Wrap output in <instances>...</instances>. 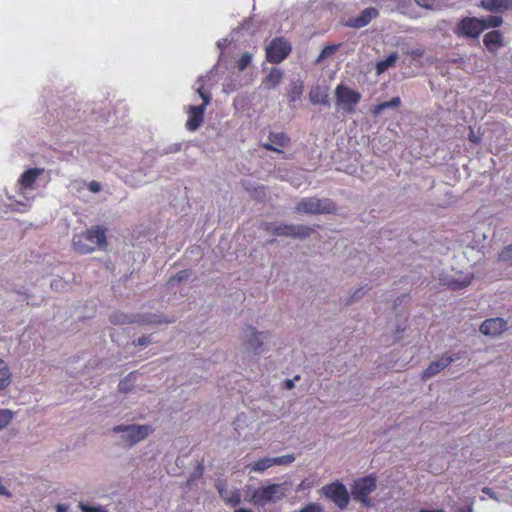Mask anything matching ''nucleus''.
Returning <instances> with one entry per match:
<instances>
[{
	"label": "nucleus",
	"instance_id": "nucleus-24",
	"mask_svg": "<svg viewBox=\"0 0 512 512\" xmlns=\"http://www.w3.org/2000/svg\"><path fill=\"white\" fill-rule=\"evenodd\" d=\"M502 41V34L496 30L488 32L483 38L485 46L492 52L503 45Z\"/></svg>",
	"mask_w": 512,
	"mask_h": 512
},
{
	"label": "nucleus",
	"instance_id": "nucleus-42",
	"mask_svg": "<svg viewBox=\"0 0 512 512\" xmlns=\"http://www.w3.org/2000/svg\"><path fill=\"white\" fill-rule=\"evenodd\" d=\"M417 5L426 9H433L435 6V0H415Z\"/></svg>",
	"mask_w": 512,
	"mask_h": 512
},
{
	"label": "nucleus",
	"instance_id": "nucleus-52",
	"mask_svg": "<svg viewBox=\"0 0 512 512\" xmlns=\"http://www.w3.org/2000/svg\"><path fill=\"white\" fill-rule=\"evenodd\" d=\"M419 512H445V511L443 509H435V510L421 509Z\"/></svg>",
	"mask_w": 512,
	"mask_h": 512
},
{
	"label": "nucleus",
	"instance_id": "nucleus-1",
	"mask_svg": "<svg viewBox=\"0 0 512 512\" xmlns=\"http://www.w3.org/2000/svg\"><path fill=\"white\" fill-rule=\"evenodd\" d=\"M106 246V231L100 226L75 234L72 239V247L79 254H89L96 250H103Z\"/></svg>",
	"mask_w": 512,
	"mask_h": 512
},
{
	"label": "nucleus",
	"instance_id": "nucleus-48",
	"mask_svg": "<svg viewBox=\"0 0 512 512\" xmlns=\"http://www.w3.org/2000/svg\"><path fill=\"white\" fill-rule=\"evenodd\" d=\"M0 373H10L9 367L2 359H0Z\"/></svg>",
	"mask_w": 512,
	"mask_h": 512
},
{
	"label": "nucleus",
	"instance_id": "nucleus-25",
	"mask_svg": "<svg viewBox=\"0 0 512 512\" xmlns=\"http://www.w3.org/2000/svg\"><path fill=\"white\" fill-rule=\"evenodd\" d=\"M271 467H273L271 457H263L256 461H253L247 465V468L249 469V471L255 472V473H264Z\"/></svg>",
	"mask_w": 512,
	"mask_h": 512
},
{
	"label": "nucleus",
	"instance_id": "nucleus-17",
	"mask_svg": "<svg viewBox=\"0 0 512 512\" xmlns=\"http://www.w3.org/2000/svg\"><path fill=\"white\" fill-rule=\"evenodd\" d=\"M379 12L374 7L365 8L357 17L349 19L347 25L352 28H362L368 25L373 19L377 18Z\"/></svg>",
	"mask_w": 512,
	"mask_h": 512
},
{
	"label": "nucleus",
	"instance_id": "nucleus-35",
	"mask_svg": "<svg viewBox=\"0 0 512 512\" xmlns=\"http://www.w3.org/2000/svg\"><path fill=\"white\" fill-rule=\"evenodd\" d=\"M498 260L512 264V244L505 247L499 254Z\"/></svg>",
	"mask_w": 512,
	"mask_h": 512
},
{
	"label": "nucleus",
	"instance_id": "nucleus-3",
	"mask_svg": "<svg viewBox=\"0 0 512 512\" xmlns=\"http://www.w3.org/2000/svg\"><path fill=\"white\" fill-rule=\"evenodd\" d=\"M269 339V333L257 330L254 326H246L240 334V340L244 349L255 356H260L265 351V344Z\"/></svg>",
	"mask_w": 512,
	"mask_h": 512
},
{
	"label": "nucleus",
	"instance_id": "nucleus-5",
	"mask_svg": "<svg viewBox=\"0 0 512 512\" xmlns=\"http://www.w3.org/2000/svg\"><path fill=\"white\" fill-rule=\"evenodd\" d=\"M287 484H269L257 488L251 497V502L255 506L263 507L268 503H274L282 500L287 493Z\"/></svg>",
	"mask_w": 512,
	"mask_h": 512
},
{
	"label": "nucleus",
	"instance_id": "nucleus-6",
	"mask_svg": "<svg viewBox=\"0 0 512 512\" xmlns=\"http://www.w3.org/2000/svg\"><path fill=\"white\" fill-rule=\"evenodd\" d=\"M197 92L203 100V103L201 105H190L188 107V119L185 126L189 131H196L202 125L206 107L209 105L211 99L210 94L204 91L203 84L197 87Z\"/></svg>",
	"mask_w": 512,
	"mask_h": 512
},
{
	"label": "nucleus",
	"instance_id": "nucleus-22",
	"mask_svg": "<svg viewBox=\"0 0 512 512\" xmlns=\"http://www.w3.org/2000/svg\"><path fill=\"white\" fill-rule=\"evenodd\" d=\"M309 100L312 104L329 105V95L327 89L321 86H314L309 91Z\"/></svg>",
	"mask_w": 512,
	"mask_h": 512
},
{
	"label": "nucleus",
	"instance_id": "nucleus-32",
	"mask_svg": "<svg viewBox=\"0 0 512 512\" xmlns=\"http://www.w3.org/2000/svg\"><path fill=\"white\" fill-rule=\"evenodd\" d=\"M339 46L340 45H338V44H332V45H328L325 48H323V50L319 54L318 58L316 59V63L317 64L321 63L325 59L331 57L338 50Z\"/></svg>",
	"mask_w": 512,
	"mask_h": 512
},
{
	"label": "nucleus",
	"instance_id": "nucleus-28",
	"mask_svg": "<svg viewBox=\"0 0 512 512\" xmlns=\"http://www.w3.org/2000/svg\"><path fill=\"white\" fill-rule=\"evenodd\" d=\"M314 228L306 225L293 224L292 238L306 239L314 233Z\"/></svg>",
	"mask_w": 512,
	"mask_h": 512
},
{
	"label": "nucleus",
	"instance_id": "nucleus-44",
	"mask_svg": "<svg viewBox=\"0 0 512 512\" xmlns=\"http://www.w3.org/2000/svg\"><path fill=\"white\" fill-rule=\"evenodd\" d=\"M88 189L93 193H98L101 190V184L97 181H91L88 184Z\"/></svg>",
	"mask_w": 512,
	"mask_h": 512
},
{
	"label": "nucleus",
	"instance_id": "nucleus-26",
	"mask_svg": "<svg viewBox=\"0 0 512 512\" xmlns=\"http://www.w3.org/2000/svg\"><path fill=\"white\" fill-rule=\"evenodd\" d=\"M398 60V54L393 52L391 53L386 59L377 62L376 64V73L378 75L384 73L386 70H388L390 67H393Z\"/></svg>",
	"mask_w": 512,
	"mask_h": 512
},
{
	"label": "nucleus",
	"instance_id": "nucleus-55",
	"mask_svg": "<svg viewBox=\"0 0 512 512\" xmlns=\"http://www.w3.org/2000/svg\"><path fill=\"white\" fill-rule=\"evenodd\" d=\"M234 512H252V511L249 510V509L241 508V509H238V510H236Z\"/></svg>",
	"mask_w": 512,
	"mask_h": 512
},
{
	"label": "nucleus",
	"instance_id": "nucleus-2",
	"mask_svg": "<svg viewBox=\"0 0 512 512\" xmlns=\"http://www.w3.org/2000/svg\"><path fill=\"white\" fill-rule=\"evenodd\" d=\"M112 433L118 435V444L130 449L149 437L154 429L150 424H120L112 428Z\"/></svg>",
	"mask_w": 512,
	"mask_h": 512
},
{
	"label": "nucleus",
	"instance_id": "nucleus-20",
	"mask_svg": "<svg viewBox=\"0 0 512 512\" xmlns=\"http://www.w3.org/2000/svg\"><path fill=\"white\" fill-rule=\"evenodd\" d=\"M283 78V72L279 68H272L266 76L262 79L261 87L265 90L276 88Z\"/></svg>",
	"mask_w": 512,
	"mask_h": 512
},
{
	"label": "nucleus",
	"instance_id": "nucleus-54",
	"mask_svg": "<svg viewBox=\"0 0 512 512\" xmlns=\"http://www.w3.org/2000/svg\"><path fill=\"white\" fill-rule=\"evenodd\" d=\"M286 386H287V388H288V389H292V388H293V386H294V384H293V382H292L291 380H288V381L286 382Z\"/></svg>",
	"mask_w": 512,
	"mask_h": 512
},
{
	"label": "nucleus",
	"instance_id": "nucleus-19",
	"mask_svg": "<svg viewBox=\"0 0 512 512\" xmlns=\"http://www.w3.org/2000/svg\"><path fill=\"white\" fill-rule=\"evenodd\" d=\"M44 168H33L25 171L18 180L19 190L23 193L32 189L36 179L42 175Z\"/></svg>",
	"mask_w": 512,
	"mask_h": 512
},
{
	"label": "nucleus",
	"instance_id": "nucleus-21",
	"mask_svg": "<svg viewBox=\"0 0 512 512\" xmlns=\"http://www.w3.org/2000/svg\"><path fill=\"white\" fill-rule=\"evenodd\" d=\"M481 7L491 12H502L512 8V0H481Z\"/></svg>",
	"mask_w": 512,
	"mask_h": 512
},
{
	"label": "nucleus",
	"instance_id": "nucleus-38",
	"mask_svg": "<svg viewBox=\"0 0 512 512\" xmlns=\"http://www.w3.org/2000/svg\"><path fill=\"white\" fill-rule=\"evenodd\" d=\"M322 505L316 502H310L296 512H323Z\"/></svg>",
	"mask_w": 512,
	"mask_h": 512
},
{
	"label": "nucleus",
	"instance_id": "nucleus-43",
	"mask_svg": "<svg viewBox=\"0 0 512 512\" xmlns=\"http://www.w3.org/2000/svg\"><path fill=\"white\" fill-rule=\"evenodd\" d=\"M408 53H409L413 58H415V59H419V58H421V57L424 55L425 51H424V49H423V48H420V47H419V48H415V49L410 50Z\"/></svg>",
	"mask_w": 512,
	"mask_h": 512
},
{
	"label": "nucleus",
	"instance_id": "nucleus-47",
	"mask_svg": "<svg viewBox=\"0 0 512 512\" xmlns=\"http://www.w3.org/2000/svg\"><path fill=\"white\" fill-rule=\"evenodd\" d=\"M84 185H85V183H84V182H82V181H79V180H74V181H72V182H71V184H70V186H71L73 189L77 190V191H79L80 189H82Z\"/></svg>",
	"mask_w": 512,
	"mask_h": 512
},
{
	"label": "nucleus",
	"instance_id": "nucleus-7",
	"mask_svg": "<svg viewBox=\"0 0 512 512\" xmlns=\"http://www.w3.org/2000/svg\"><path fill=\"white\" fill-rule=\"evenodd\" d=\"M335 98L338 109L352 114L361 100V94L344 84H339L335 89Z\"/></svg>",
	"mask_w": 512,
	"mask_h": 512
},
{
	"label": "nucleus",
	"instance_id": "nucleus-41",
	"mask_svg": "<svg viewBox=\"0 0 512 512\" xmlns=\"http://www.w3.org/2000/svg\"><path fill=\"white\" fill-rule=\"evenodd\" d=\"M11 372L0 373V391L6 389L11 384Z\"/></svg>",
	"mask_w": 512,
	"mask_h": 512
},
{
	"label": "nucleus",
	"instance_id": "nucleus-11",
	"mask_svg": "<svg viewBox=\"0 0 512 512\" xmlns=\"http://www.w3.org/2000/svg\"><path fill=\"white\" fill-rule=\"evenodd\" d=\"M485 29V23L476 17L464 18L459 23L455 33L458 36H466L471 38L478 37Z\"/></svg>",
	"mask_w": 512,
	"mask_h": 512
},
{
	"label": "nucleus",
	"instance_id": "nucleus-8",
	"mask_svg": "<svg viewBox=\"0 0 512 512\" xmlns=\"http://www.w3.org/2000/svg\"><path fill=\"white\" fill-rule=\"evenodd\" d=\"M321 493L341 510L345 509L349 504L350 498L348 490L346 486L339 481L324 485L321 488Z\"/></svg>",
	"mask_w": 512,
	"mask_h": 512
},
{
	"label": "nucleus",
	"instance_id": "nucleus-9",
	"mask_svg": "<svg viewBox=\"0 0 512 512\" xmlns=\"http://www.w3.org/2000/svg\"><path fill=\"white\" fill-rule=\"evenodd\" d=\"M376 489V478L367 476L356 480L352 487V497L354 500L361 502L364 506L369 507L371 500L369 495Z\"/></svg>",
	"mask_w": 512,
	"mask_h": 512
},
{
	"label": "nucleus",
	"instance_id": "nucleus-58",
	"mask_svg": "<svg viewBox=\"0 0 512 512\" xmlns=\"http://www.w3.org/2000/svg\"><path fill=\"white\" fill-rule=\"evenodd\" d=\"M470 140H472V141H476L475 136H471V137H470Z\"/></svg>",
	"mask_w": 512,
	"mask_h": 512
},
{
	"label": "nucleus",
	"instance_id": "nucleus-13",
	"mask_svg": "<svg viewBox=\"0 0 512 512\" xmlns=\"http://www.w3.org/2000/svg\"><path fill=\"white\" fill-rule=\"evenodd\" d=\"M215 487L226 504L230 506H237L241 503V493L239 489L229 487L223 480H217Z\"/></svg>",
	"mask_w": 512,
	"mask_h": 512
},
{
	"label": "nucleus",
	"instance_id": "nucleus-23",
	"mask_svg": "<svg viewBox=\"0 0 512 512\" xmlns=\"http://www.w3.org/2000/svg\"><path fill=\"white\" fill-rule=\"evenodd\" d=\"M266 231L276 236H286L292 238L293 224L287 223H268L265 225Z\"/></svg>",
	"mask_w": 512,
	"mask_h": 512
},
{
	"label": "nucleus",
	"instance_id": "nucleus-50",
	"mask_svg": "<svg viewBox=\"0 0 512 512\" xmlns=\"http://www.w3.org/2000/svg\"><path fill=\"white\" fill-rule=\"evenodd\" d=\"M63 286V282L61 279H57V280H54L52 283H51V287L52 288H55V289H58L60 287Z\"/></svg>",
	"mask_w": 512,
	"mask_h": 512
},
{
	"label": "nucleus",
	"instance_id": "nucleus-15",
	"mask_svg": "<svg viewBox=\"0 0 512 512\" xmlns=\"http://www.w3.org/2000/svg\"><path fill=\"white\" fill-rule=\"evenodd\" d=\"M454 359L450 356H441L435 361H432L429 366L421 373V380L427 381L428 379L436 376L441 371H443L445 368H447Z\"/></svg>",
	"mask_w": 512,
	"mask_h": 512
},
{
	"label": "nucleus",
	"instance_id": "nucleus-49",
	"mask_svg": "<svg viewBox=\"0 0 512 512\" xmlns=\"http://www.w3.org/2000/svg\"><path fill=\"white\" fill-rule=\"evenodd\" d=\"M229 44V41L227 39H221L217 42V46L223 50L224 48H226Z\"/></svg>",
	"mask_w": 512,
	"mask_h": 512
},
{
	"label": "nucleus",
	"instance_id": "nucleus-10",
	"mask_svg": "<svg viewBox=\"0 0 512 512\" xmlns=\"http://www.w3.org/2000/svg\"><path fill=\"white\" fill-rule=\"evenodd\" d=\"M291 52L290 44L284 38H276L266 47V58L271 63L282 62Z\"/></svg>",
	"mask_w": 512,
	"mask_h": 512
},
{
	"label": "nucleus",
	"instance_id": "nucleus-4",
	"mask_svg": "<svg viewBox=\"0 0 512 512\" xmlns=\"http://www.w3.org/2000/svg\"><path fill=\"white\" fill-rule=\"evenodd\" d=\"M294 210L299 214H334L337 206L328 198L304 197L296 203Z\"/></svg>",
	"mask_w": 512,
	"mask_h": 512
},
{
	"label": "nucleus",
	"instance_id": "nucleus-56",
	"mask_svg": "<svg viewBox=\"0 0 512 512\" xmlns=\"http://www.w3.org/2000/svg\"><path fill=\"white\" fill-rule=\"evenodd\" d=\"M461 512H474L471 506L467 507L466 510H462Z\"/></svg>",
	"mask_w": 512,
	"mask_h": 512
},
{
	"label": "nucleus",
	"instance_id": "nucleus-33",
	"mask_svg": "<svg viewBox=\"0 0 512 512\" xmlns=\"http://www.w3.org/2000/svg\"><path fill=\"white\" fill-rule=\"evenodd\" d=\"M14 418V412L10 409H0V430L6 428Z\"/></svg>",
	"mask_w": 512,
	"mask_h": 512
},
{
	"label": "nucleus",
	"instance_id": "nucleus-36",
	"mask_svg": "<svg viewBox=\"0 0 512 512\" xmlns=\"http://www.w3.org/2000/svg\"><path fill=\"white\" fill-rule=\"evenodd\" d=\"M79 508L82 512H108L107 508L103 505L92 506L85 503H79Z\"/></svg>",
	"mask_w": 512,
	"mask_h": 512
},
{
	"label": "nucleus",
	"instance_id": "nucleus-34",
	"mask_svg": "<svg viewBox=\"0 0 512 512\" xmlns=\"http://www.w3.org/2000/svg\"><path fill=\"white\" fill-rule=\"evenodd\" d=\"M190 275H191V273L189 270L179 271L177 274H175L168 280L167 284L169 286H174L175 284L180 283L181 281L187 279Z\"/></svg>",
	"mask_w": 512,
	"mask_h": 512
},
{
	"label": "nucleus",
	"instance_id": "nucleus-31",
	"mask_svg": "<svg viewBox=\"0 0 512 512\" xmlns=\"http://www.w3.org/2000/svg\"><path fill=\"white\" fill-rule=\"evenodd\" d=\"M271 458H272L273 466H288V465H291L296 460V457L294 454H286V455L271 457Z\"/></svg>",
	"mask_w": 512,
	"mask_h": 512
},
{
	"label": "nucleus",
	"instance_id": "nucleus-37",
	"mask_svg": "<svg viewBox=\"0 0 512 512\" xmlns=\"http://www.w3.org/2000/svg\"><path fill=\"white\" fill-rule=\"evenodd\" d=\"M367 291H368V288L366 286H362V287L355 289L350 295L351 302H357V301L361 300L365 296Z\"/></svg>",
	"mask_w": 512,
	"mask_h": 512
},
{
	"label": "nucleus",
	"instance_id": "nucleus-53",
	"mask_svg": "<svg viewBox=\"0 0 512 512\" xmlns=\"http://www.w3.org/2000/svg\"><path fill=\"white\" fill-rule=\"evenodd\" d=\"M305 488V481L301 482L298 487H297V491H301Z\"/></svg>",
	"mask_w": 512,
	"mask_h": 512
},
{
	"label": "nucleus",
	"instance_id": "nucleus-16",
	"mask_svg": "<svg viewBox=\"0 0 512 512\" xmlns=\"http://www.w3.org/2000/svg\"><path fill=\"white\" fill-rule=\"evenodd\" d=\"M472 278V274L461 272L453 276L442 277L440 281L452 290H459L470 285Z\"/></svg>",
	"mask_w": 512,
	"mask_h": 512
},
{
	"label": "nucleus",
	"instance_id": "nucleus-14",
	"mask_svg": "<svg viewBox=\"0 0 512 512\" xmlns=\"http://www.w3.org/2000/svg\"><path fill=\"white\" fill-rule=\"evenodd\" d=\"M508 328L507 321L503 318H490L486 319L480 325V332L489 337H498L503 334Z\"/></svg>",
	"mask_w": 512,
	"mask_h": 512
},
{
	"label": "nucleus",
	"instance_id": "nucleus-18",
	"mask_svg": "<svg viewBox=\"0 0 512 512\" xmlns=\"http://www.w3.org/2000/svg\"><path fill=\"white\" fill-rule=\"evenodd\" d=\"M289 144V138L284 133H270L268 141L263 143L262 146L270 151L277 153H283L282 147Z\"/></svg>",
	"mask_w": 512,
	"mask_h": 512
},
{
	"label": "nucleus",
	"instance_id": "nucleus-30",
	"mask_svg": "<svg viewBox=\"0 0 512 512\" xmlns=\"http://www.w3.org/2000/svg\"><path fill=\"white\" fill-rule=\"evenodd\" d=\"M136 377H137L136 374L132 372L128 376H126L124 379H122L118 385L119 391L122 393H125V394L130 392L134 387Z\"/></svg>",
	"mask_w": 512,
	"mask_h": 512
},
{
	"label": "nucleus",
	"instance_id": "nucleus-51",
	"mask_svg": "<svg viewBox=\"0 0 512 512\" xmlns=\"http://www.w3.org/2000/svg\"><path fill=\"white\" fill-rule=\"evenodd\" d=\"M56 512H68V506L65 504H58L56 506Z\"/></svg>",
	"mask_w": 512,
	"mask_h": 512
},
{
	"label": "nucleus",
	"instance_id": "nucleus-59",
	"mask_svg": "<svg viewBox=\"0 0 512 512\" xmlns=\"http://www.w3.org/2000/svg\"><path fill=\"white\" fill-rule=\"evenodd\" d=\"M178 150H180V145H177L175 148V151H178Z\"/></svg>",
	"mask_w": 512,
	"mask_h": 512
},
{
	"label": "nucleus",
	"instance_id": "nucleus-39",
	"mask_svg": "<svg viewBox=\"0 0 512 512\" xmlns=\"http://www.w3.org/2000/svg\"><path fill=\"white\" fill-rule=\"evenodd\" d=\"M252 61V55L250 53H244L242 54V56L240 57L239 61H238V69L240 71H243L246 69V67L251 63Z\"/></svg>",
	"mask_w": 512,
	"mask_h": 512
},
{
	"label": "nucleus",
	"instance_id": "nucleus-12",
	"mask_svg": "<svg viewBox=\"0 0 512 512\" xmlns=\"http://www.w3.org/2000/svg\"><path fill=\"white\" fill-rule=\"evenodd\" d=\"M110 321L113 323V324H117V325H124V324H129V323H133V322H136V320L130 316V315H127L125 313H122V312H116L114 314L111 315L110 317ZM174 320L173 319H169V320H162L160 319L159 316H156V315H150V316H147V317H142L141 319L137 320V322H140V323H149V324H161V323H172Z\"/></svg>",
	"mask_w": 512,
	"mask_h": 512
},
{
	"label": "nucleus",
	"instance_id": "nucleus-27",
	"mask_svg": "<svg viewBox=\"0 0 512 512\" xmlns=\"http://www.w3.org/2000/svg\"><path fill=\"white\" fill-rule=\"evenodd\" d=\"M400 104V97H394L390 101H386L374 106L371 111L374 116H379L384 110L389 108H397L400 106Z\"/></svg>",
	"mask_w": 512,
	"mask_h": 512
},
{
	"label": "nucleus",
	"instance_id": "nucleus-46",
	"mask_svg": "<svg viewBox=\"0 0 512 512\" xmlns=\"http://www.w3.org/2000/svg\"><path fill=\"white\" fill-rule=\"evenodd\" d=\"M482 492H483V493H485L486 495H488L490 498H492V499H494V500H496V501H499V499H498L497 495L492 491V489H491V488H489V487H484V488L482 489Z\"/></svg>",
	"mask_w": 512,
	"mask_h": 512
},
{
	"label": "nucleus",
	"instance_id": "nucleus-29",
	"mask_svg": "<svg viewBox=\"0 0 512 512\" xmlns=\"http://www.w3.org/2000/svg\"><path fill=\"white\" fill-rule=\"evenodd\" d=\"M304 85L301 81H295L290 84L288 97L291 102L299 100L303 94Z\"/></svg>",
	"mask_w": 512,
	"mask_h": 512
},
{
	"label": "nucleus",
	"instance_id": "nucleus-45",
	"mask_svg": "<svg viewBox=\"0 0 512 512\" xmlns=\"http://www.w3.org/2000/svg\"><path fill=\"white\" fill-rule=\"evenodd\" d=\"M151 341H152V339L150 336H142V337L138 338L137 344L140 346H145V345H148L149 343H151Z\"/></svg>",
	"mask_w": 512,
	"mask_h": 512
},
{
	"label": "nucleus",
	"instance_id": "nucleus-57",
	"mask_svg": "<svg viewBox=\"0 0 512 512\" xmlns=\"http://www.w3.org/2000/svg\"><path fill=\"white\" fill-rule=\"evenodd\" d=\"M470 140H472V141H476L475 136H471V137H470Z\"/></svg>",
	"mask_w": 512,
	"mask_h": 512
},
{
	"label": "nucleus",
	"instance_id": "nucleus-40",
	"mask_svg": "<svg viewBox=\"0 0 512 512\" xmlns=\"http://www.w3.org/2000/svg\"><path fill=\"white\" fill-rule=\"evenodd\" d=\"M485 23V28L487 27H499L502 24V18L498 16H489L487 19L483 20Z\"/></svg>",
	"mask_w": 512,
	"mask_h": 512
}]
</instances>
